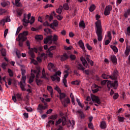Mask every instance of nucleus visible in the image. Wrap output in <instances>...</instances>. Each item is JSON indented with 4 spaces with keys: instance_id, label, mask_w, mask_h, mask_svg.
Returning a JSON list of instances; mask_svg holds the SVG:
<instances>
[{
    "instance_id": "obj_8",
    "label": "nucleus",
    "mask_w": 130,
    "mask_h": 130,
    "mask_svg": "<svg viewBox=\"0 0 130 130\" xmlns=\"http://www.w3.org/2000/svg\"><path fill=\"white\" fill-rule=\"evenodd\" d=\"M27 40V37H23L22 34L18 35V38L16 39L17 41L19 42V45L20 47L23 46V42Z\"/></svg>"
},
{
    "instance_id": "obj_25",
    "label": "nucleus",
    "mask_w": 130,
    "mask_h": 130,
    "mask_svg": "<svg viewBox=\"0 0 130 130\" xmlns=\"http://www.w3.org/2000/svg\"><path fill=\"white\" fill-rule=\"evenodd\" d=\"M77 69L80 71H85V68H84V67H83V65H82V64L81 63H78L77 64Z\"/></svg>"
},
{
    "instance_id": "obj_17",
    "label": "nucleus",
    "mask_w": 130,
    "mask_h": 130,
    "mask_svg": "<svg viewBox=\"0 0 130 130\" xmlns=\"http://www.w3.org/2000/svg\"><path fill=\"white\" fill-rule=\"evenodd\" d=\"M80 60H81L82 64L84 66V67H85V68H89L88 62H87V60H86V59H85V58H84L83 57H81L80 58Z\"/></svg>"
},
{
    "instance_id": "obj_19",
    "label": "nucleus",
    "mask_w": 130,
    "mask_h": 130,
    "mask_svg": "<svg viewBox=\"0 0 130 130\" xmlns=\"http://www.w3.org/2000/svg\"><path fill=\"white\" fill-rule=\"evenodd\" d=\"M118 75V72L117 70L114 71L112 75L111 76V79H112V80H116V79H117Z\"/></svg>"
},
{
    "instance_id": "obj_34",
    "label": "nucleus",
    "mask_w": 130,
    "mask_h": 130,
    "mask_svg": "<svg viewBox=\"0 0 130 130\" xmlns=\"http://www.w3.org/2000/svg\"><path fill=\"white\" fill-rule=\"evenodd\" d=\"M56 12L57 14H61V12H62V6H60L58 9H57Z\"/></svg>"
},
{
    "instance_id": "obj_44",
    "label": "nucleus",
    "mask_w": 130,
    "mask_h": 130,
    "mask_svg": "<svg viewBox=\"0 0 130 130\" xmlns=\"http://www.w3.org/2000/svg\"><path fill=\"white\" fill-rule=\"evenodd\" d=\"M40 58L44 59H46L47 58V56H46V54H45V53H43L41 54Z\"/></svg>"
},
{
    "instance_id": "obj_36",
    "label": "nucleus",
    "mask_w": 130,
    "mask_h": 130,
    "mask_svg": "<svg viewBox=\"0 0 130 130\" xmlns=\"http://www.w3.org/2000/svg\"><path fill=\"white\" fill-rule=\"evenodd\" d=\"M1 52L2 53V55L3 56H6V55H7V51H6V49H1Z\"/></svg>"
},
{
    "instance_id": "obj_54",
    "label": "nucleus",
    "mask_w": 130,
    "mask_h": 130,
    "mask_svg": "<svg viewBox=\"0 0 130 130\" xmlns=\"http://www.w3.org/2000/svg\"><path fill=\"white\" fill-rule=\"evenodd\" d=\"M56 48V47L55 46H51L49 49L48 51H51V50H53Z\"/></svg>"
},
{
    "instance_id": "obj_49",
    "label": "nucleus",
    "mask_w": 130,
    "mask_h": 130,
    "mask_svg": "<svg viewBox=\"0 0 130 130\" xmlns=\"http://www.w3.org/2000/svg\"><path fill=\"white\" fill-rule=\"evenodd\" d=\"M54 90L57 91L59 94L61 93V90L60 89V88H59V87H58V86H56V87H55Z\"/></svg>"
},
{
    "instance_id": "obj_45",
    "label": "nucleus",
    "mask_w": 130,
    "mask_h": 130,
    "mask_svg": "<svg viewBox=\"0 0 130 130\" xmlns=\"http://www.w3.org/2000/svg\"><path fill=\"white\" fill-rule=\"evenodd\" d=\"M76 101L78 104V105L81 107V108H84V105H82V103L80 102V100L79 99H76Z\"/></svg>"
},
{
    "instance_id": "obj_43",
    "label": "nucleus",
    "mask_w": 130,
    "mask_h": 130,
    "mask_svg": "<svg viewBox=\"0 0 130 130\" xmlns=\"http://www.w3.org/2000/svg\"><path fill=\"white\" fill-rule=\"evenodd\" d=\"M130 14V9H128L126 12L124 13L125 18H128L129 15Z\"/></svg>"
},
{
    "instance_id": "obj_9",
    "label": "nucleus",
    "mask_w": 130,
    "mask_h": 130,
    "mask_svg": "<svg viewBox=\"0 0 130 130\" xmlns=\"http://www.w3.org/2000/svg\"><path fill=\"white\" fill-rule=\"evenodd\" d=\"M60 75H61V72L59 71H57L55 74L51 76V79L52 81H53V82H54V81L59 82V81H60V78L57 76H60Z\"/></svg>"
},
{
    "instance_id": "obj_53",
    "label": "nucleus",
    "mask_w": 130,
    "mask_h": 130,
    "mask_svg": "<svg viewBox=\"0 0 130 130\" xmlns=\"http://www.w3.org/2000/svg\"><path fill=\"white\" fill-rule=\"evenodd\" d=\"M62 121H61V118H59L56 122V124L55 125L57 126L58 125V124H60V123H61Z\"/></svg>"
},
{
    "instance_id": "obj_63",
    "label": "nucleus",
    "mask_w": 130,
    "mask_h": 130,
    "mask_svg": "<svg viewBox=\"0 0 130 130\" xmlns=\"http://www.w3.org/2000/svg\"><path fill=\"white\" fill-rule=\"evenodd\" d=\"M86 47L88 50H92V47L88 43L86 44Z\"/></svg>"
},
{
    "instance_id": "obj_3",
    "label": "nucleus",
    "mask_w": 130,
    "mask_h": 130,
    "mask_svg": "<svg viewBox=\"0 0 130 130\" xmlns=\"http://www.w3.org/2000/svg\"><path fill=\"white\" fill-rule=\"evenodd\" d=\"M58 39V36L56 35H54L53 37L52 35L47 36L44 39V43L45 44H52V42H56Z\"/></svg>"
},
{
    "instance_id": "obj_6",
    "label": "nucleus",
    "mask_w": 130,
    "mask_h": 130,
    "mask_svg": "<svg viewBox=\"0 0 130 130\" xmlns=\"http://www.w3.org/2000/svg\"><path fill=\"white\" fill-rule=\"evenodd\" d=\"M102 85H105L108 84V87H109V85L110 87L114 88V89H117V86H118V83L117 81L115 80L113 83H111V82L109 81L108 80H104L101 82Z\"/></svg>"
},
{
    "instance_id": "obj_2",
    "label": "nucleus",
    "mask_w": 130,
    "mask_h": 130,
    "mask_svg": "<svg viewBox=\"0 0 130 130\" xmlns=\"http://www.w3.org/2000/svg\"><path fill=\"white\" fill-rule=\"evenodd\" d=\"M26 70L24 69H21V81L19 82V85L22 91H26V88H25V85H26Z\"/></svg>"
},
{
    "instance_id": "obj_14",
    "label": "nucleus",
    "mask_w": 130,
    "mask_h": 130,
    "mask_svg": "<svg viewBox=\"0 0 130 130\" xmlns=\"http://www.w3.org/2000/svg\"><path fill=\"white\" fill-rule=\"evenodd\" d=\"M55 66H54V64L51 62H50L48 64V69L49 71H50V72H54L55 71Z\"/></svg>"
},
{
    "instance_id": "obj_26",
    "label": "nucleus",
    "mask_w": 130,
    "mask_h": 130,
    "mask_svg": "<svg viewBox=\"0 0 130 130\" xmlns=\"http://www.w3.org/2000/svg\"><path fill=\"white\" fill-rule=\"evenodd\" d=\"M110 47L111 49H112L114 52H115L116 53H117V52H118V49L117 48V47L116 46L111 45L110 46Z\"/></svg>"
},
{
    "instance_id": "obj_60",
    "label": "nucleus",
    "mask_w": 130,
    "mask_h": 130,
    "mask_svg": "<svg viewBox=\"0 0 130 130\" xmlns=\"http://www.w3.org/2000/svg\"><path fill=\"white\" fill-rule=\"evenodd\" d=\"M13 82V79L11 78H9L8 80V85L10 86V85H12V82Z\"/></svg>"
},
{
    "instance_id": "obj_4",
    "label": "nucleus",
    "mask_w": 130,
    "mask_h": 130,
    "mask_svg": "<svg viewBox=\"0 0 130 130\" xmlns=\"http://www.w3.org/2000/svg\"><path fill=\"white\" fill-rule=\"evenodd\" d=\"M59 96L57 95V97H59L61 102L62 103L63 105L64 106V107H67L68 106V104L71 102V101L70 100V99L67 98L65 99L66 97V93H61L60 92ZM62 99H64L62 100Z\"/></svg>"
},
{
    "instance_id": "obj_33",
    "label": "nucleus",
    "mask_w": 130,
    "mask_h": 130,
    "mask_svg": "<svg viewBox=\"0 0 130 130\" xmlns=\"http://www.w3.org/2000/svg\"><path fill=\"white\" fill-rule=\"evenodd\" d=\"M96 9V7L94 4H92L89 8V11L91 12H93Z\"/></svg>"
},
{
    "instance_id": "obj_37",
    "label": "nucleus",
    "mask_w": 130,
    "mask_h": 130,
    "mask_svg": "<svg viewBox=\"0 0 130 130\" xmlns=\"http://www.w3.org/2000/svg\"><path fill=\"white\" fill-rule=\"evenodd\" d=\"M16 97H17V99H18L19 101H22V100H23V98H22L21 94L17 93Z\"/></svg>"
},
{
    "instance_id": "obj_23",
    "label": "nucleus",
    "mask_w": 130,
    "mask_h": 130,
    "mask_svg": "<svg viewBox=\"0 0 130 130\" xmlns=\"http://www.w3.org/2000/svg\"><path fill=\"white\" fill-rule=\"evenodd\" d=\"M47 90L50 92V95L51 97H52V95H53V89L52 88V87L50 86H47Z\"/></svg>"
},
{
    "instance_id": "obj_21",
    "label": "nucleus",
    "mask_w": 130,
    "mask_h": 130,
    "mask_svg": "<svg viewBox=\"0 0 130 130\" xmlns=\"http://www.w3.org/2000/svg\"><path fill=\"white\" fill-rule=\"evenodd\" d=\"M111 60L114 64H116V63H117V58H116L115 55L111 56Z\"/></svg>"
},
{
    "instance_id": "obj_50",
    "label": "nucleus",
    "mask_w": 130,
    "mask_h": 130,
    "mask_svg": "<svg viewBox=\"0 0 130 130\" xmlns=\"http://www.w3.org/2000/svg\"><path fill=\"white\" fill-rule=\"evenodd\" d=\"M74 73L75 75H76V76H77V77H80V76H81L80 74H79V71L77 70H75L74 71Z\"/></svg>"
},
{
    "instance_id": "obj_59",
    "label": "nucleus",
    "mask_w": 130,
    "mask_h": 130,
    "mask_svg": "<svg viewBox=\"0 0 130 130\" xmlns=\"http://www.w3.org/2000/svg\"><path fill=\"white\" fill-rule=\"evenodd\" d=\"M7 12V10L5 9H0V15H3V14L6 13Z\"/></svg>"
},
{
    "instance_id": "obj_11",
    "label": "nucleus",
    "mask_w": 130,
    "mask_h": 130,
    "mask_svg": "<svg viewBox=\"0 0 130 130\" xmlns=\"http://www.w3.org/2000/svg\"><path fill=\"white\" fill-rule=\"evenodd\" d=\"M111 11H112V6L111 5L107 6L104 12L105 16H109V15H110V12H111Z\"/></svg>"
},
{
    "instance_id": "obj_20",
    "label": "nucleus",
    "mask_w": 130,
    "mask_h": 130,
    "mask_svg": "<svg viewBox=\"0 0 130 130\" xmlns=\"http://www.w3.org/2000/svg\"><path fill=\"white\" fill-rule=\"evenodd\" d=\"M69 57H70V56H69V55H68V54L64 53L63 55H61L60 57L61 61H64V60H67V59H68Z\"/></svg>"
},
{
    "instance_id": "obj_29",
    "label": "nucleus",
    "mask_w": 130,
    "mask_h": 130,
    "mask_svg": "<svg viewBox=\"0 0 130 130\" xmlns=\"http://www.w3.org/2000/svg\"><path fill=\"white\" fill-rule=\"evenodd\" d=\"M8 73L9 75V77H14V72H13L11 69H8Z\"/></svg>"
},
{
    "instance_id": "obj_1",
    "label": "nucleus",
    "mask_w": 130,
    "mask_h": 130,
    "mask_svg": "<svg viewBox=\"0 0 130 130\" xmlns=\"http://www.w3.org/2000/svg\"><path fill=\"white\" fill-rule=\"evenodd\" d=\"M96 20H98L95 23L94 27L95 28V33L98 37V41H102L103 39V36L102 34L103 33V29H102V26L101 25V21L99 20L100 19V15H96L95 16Z\"/></svg>"
},
{
    "instance_id": "obj_16",
    "label": "nucleus",
    "mask_w": 130,
    "mask_h": 130,
    "mask_svg": "<svg viewBox=\"0 0 130 130\" xmlns=\"http://www.w3.org/2000/svg\"><path fill=\"white\" fill-rule=\"evenodd\" d=\"M31 76L29 78V79L28 80V82L29 84H31V83H33L34 82V78H35V74H34V70H31Z\"/></svg>"
},
{
    "instance_id": "obj_38",
    "label": "nucleus",
    "mask_w": 130,
    "mask_h": 130,
    "mask_svg": "<svg viewBox=\"0 0 130 130\" xmlns=\"http://www.w3.org/2000/svg\"><path fill=\"white\" fill-rule=\"evenodd\" d=\"M101 128H106V123L105 121H102L101 123Z\"/></svg>"
},
{
    "instance_id": "obj_56",
    "label": "nucleus",
    "mask_w": 130,
    "mask_h": 130,
    "mask_svg": "<svg viewBox=\"0 0 130 130\" xmlns=\"http://www.w3.org/2000/svg\"><path fill=\"white\" fill-rule=\"evenodd\" d=\"M118 96H119L118 93H114V96H113V99L114 100H116V99H117V98H118Z\"/></svg>"
},
{
    "instance_id": "obj_48",
    "label": "nucleus",
    "mask_w": 130,
    "mask_h": 130,
    "mask_svg": "<svg viewBox=\"0 0 130 130\" xmlns=\"http://www.w3.org/2000/svg\"><path fill=\"white\" fill-rule=\"evenodd\" d=\"M35 22V18L33 16L31 17V19L30 21H29V23H30V25H32L33 23Z\"/></svg>"
},
{
    "instance_id": "obj_58",
    "label": "nucleus",
    "mask_w": 130,
    "mask_h": 130,
    "mask_svg": "<svg viewBox=\"0 0 130 130\" xmlns=\"http://www.w3.org/2000/svg\"><path fill=\"white\" fill-rule=\"evenodd\" d=\"M7 22V21H6V19H3L1 21V24L3 25V26H5V23Z\"/></svg>"
},
{
    "instance_id": "obj_13",
    "label": "nucleus",
    "mask_w": 130,
    "mask_h": 130,
    "mask_svg": "<svg viewBox=\"0 0 130 130\" xmlns=\"http://www.w3.org/2000/svg\"><path fill=\"white\" fill-rule=\"evenodd\" d=\"M91 100L94 102H95V103H97V104L100 105L101 104V102H100V99H99V97L94 95H91Z\"/></svg>"
},
{
    "instance_id": "obj_5",
    "label": "nucleus",
    "mask_w": 130,
    "mask_h": 130,
    "mask_svg": "<svg viewBox=\"0 0 130 130\" xmlns=\"http://www.w3.org/2000/svg\"><path fill=\"white\" fill-rule=\"evenodd\" d=\"M53 16L54 17H56L57 18L58 20L59 21H61L62 20L63 17L60 15H57L56 13H55V11H53L51 14L49 15H46L45 17V20H48L49 22H51L53 20Z\"/></svg>"
},
{
    "instance_id": "obj_46",
    "label": "nucleus",
    "mask_w": 130,
    "mask_h": 130,
    "mask_svg": "<svg viewBox=\"0 0 130 130\" xmlns=\"http://www.w3.org/2000/svg\"><path fill=\"white\" fill-rule=\"evenodd\" d=\"M8 66V63L6 62H4L2 64V68L3 70H6L7 69V66Z\"/></svg>"
},
{
    "instance_id": "obj_62",
    "label": "nucleus",
    "mask_w": 130,
    "mask_h": 130,
    "mask_svg": "<svg viewBox=\"0 0 130 130\" xmlns=\"http://www.w3.org/2000/svg\"><path fill=\"white\" fill-rule=\"evenodd\" d=\"M31 62L32 63H34V64H35L36 66H37V64H38V61H37L35 59H32L31 60Z\"/></svg>"
},
{
    "instance_id": "obj_61",
    "label": "nucleus",
    "mask_w": 130,
    "mask_h": 130,
    "mask_svg": "<svg viewBox=\"0 0 130 130\" xmlns=\"http://www.w3.org/2000/svg\"><path fill=\"white\" fill-rule=\"evenodd\" d=\"M53 24H54V26L55 27H57V25H58V22L57 21V20H54L53 22Z\"/></svg>"
},
{
    "instance_id": "obj_28",
    "label": "nucleus",
    "mask_w": 130,
    "mask_h": 130,
    "mask_svg": "<svg viewBox=\"0 0 130 130\" xmlns=\"http://www.w3.org/2000/svg\"><path fill=\"white\" fill-rule=\"evenodd\" d=\"M42 74V78H43V79H45V80H48V78L46 77V74H45V71L44 70V69L43 70Z\"/></svg>"
},
{
    "instance_id": "obj_51",
    "label": "nucleus",
    "mask_w": 130,
    "mask_h": 130,
    "mask_svg": "<svg viewBox=\"0 0 130 130\" xmlns=\"http://www.w3.org/2000/svg\"><path fill=\"white\" fill-rule=\"evenodd\" d=\"M72 85H80V82H79V80H76L75 81H73L72 82Z\"/></svg>"
},
{
    "instance_id": "obj_35",
    "label": "nucleus",
    "mask_w": 130,
    "mask_h": 130,
    "mask_svg": "<svg viewBox=\"0 0 130 130\" xmlns=\"http://www.w3.org/2000/svg\"><path fill=\"white\" fill-rule=\"evenodd\" d=\"M42 39H43V36L42 35H37L35 37L36 40H42Z\"/></svg>"
},
{
    "instance_id": "obj_22",
    "label": "nucleus",
    "mask_w": 130,
    "mask_h": 130,
    "mask_svg": "<svg viewBox=\"0 0 130 130\" xmlns=\"http://www.w3.org/2000/svg\"><path fill=\"white\" fill-rule=\"evenodd\" d=\"M129 52H130V46H126V50L124 52V54L126 55V56H127L129 54Z\"/></svg>"
},
{
    "instance_id": "obj_47",
    "label": "nucleus",
    "mask_w": 130,
    "mask_h": 130,
    "mask_svg": "<svg viewBox=\"0 0 130 130\" xmlns=\"http://www.w3.org/2000/svg\"><path fill=\"white\" fill-rule=\"evenodd\" d=\"M16 54L18 58H20V57H21V52L19 50H16Z\"/></svg>"
},
{
    "instance_id": "obj_55",
    "label": "nucleus",
    "mask_w": 130,
    "mask_h": 130,
    "mask_svg": "<svg viewBox=\"0 0 130 130\" xmlns=\"http://www.w3.org/2000/svg\"><path fill=\"white\" fill-rule=\"evenodd\" d=\"M118 119L119 121H120L121 122H122V121H123V120H124V117H120L119 116H118Z\"/></svg>"
},
{
    "instance_id": "obj_52",
    "label": "nucleus",
    "mask_w": 130,
    "mask_h": 130,
    "mask_svg": "<svg viewBox=\"0 0 130 130\" xmlns=\"http://www.w3.org/2000/svg\"><path fill=\"white\" fill-rule=\"evenodd\" d=\"M107 37L109 38V40L111 41L112 37H111V32L110 31L108 32Z\"/></svg>"
},
{
    "instance_id": "obj_27",
    "label": "nucleus",
    "mask_w": 130,
    "mask_h": 130,
    "mask_svg": "<svg viewBox=\"0 0 130 130\" xmlns=\"http://www.w3.org/2000/svg\"><path fill=\"white\" fill-rule=\"evenodd\" d=\"M77 112L79 113L81 118H85V115L81 110H78L77 111Z\"/></svg>"
},
{
    "instance_id": "obj_7",
    "label": "nucleus",
    "mask_w": 130,
    "mask_h": 130,
    "mask_svg": "<svg viewBox=\"0 0 130 130\" xmlns=\"http://www.w3.org/2000/svg\"><path fill=\"white\" fill-rule=\"evenodd\" d=\"M40 71L39 70L34 71V74H35V75H36V82L38 86H41V84H42V81L40 79H39V76H40Z\"/></svg>"
},
{
    "instance_id": "obj_24",
    "label": "nucleus",
    "mask_w": 130,
    "mask_h": 130,
    "mask_svg": "<svg viewBox=\"0 0 130 130\" xmlns=\"http://www.w3.org/2000/svg\"><path fill=\"white\" fill-rule=\"evenodd\" d=\"M23 14V10L22 9H18L17 10V16L18 17H20L22 16V14Z\"/></svg>"
},
{
    "instance_id": "obj_32",
    "label": "nucleus",
    "mask_w": 130,
    "mask_h": 130,
    "mask_svg": "<svg viewBox=\"0 0 130 130\" xmlns=\"http://www.w3.org/2000/svg\"><path fill=\"white\" fill-rule=\"evenodd\" d=\"M103 79H111V76L107 75L105 74H103L102 75Z\"/></svg>"
},
{
    "instance_id": "obj_31",
    "label": "nucleus",
    "mask_w": 130,
    "mask_h": 130,
    "mask_svg": "<svg viewBox=\"0 0 130 130\" xmlns=\"http://www.w3.org/2000/svg\"><path fill=\"white\" fill-rule=\"evenodd\" d=\"M20 0H15V6L16 7H22V3H20Z\"/></svg>"
},
{
    "instance_id": "obj_15",
    "label": "nucleus",
    "mask_w": 130,
    "mask_h": 130,
    "mask_svg": "<svg viewBox=\"0 0 130 130\" xmlns=\"http://www.w3.org/2000/svg\"><path fill=\"white\" fill-rule=\"evenodd\" d=\"M27 14H24L23 19L22 20L23 25L25 26V27H27L28 26V24H29V20H27Z\"/></svg>"
},
{
    "instance_id": "obj_42",
    "label": "nucleus",
    "mask_w": 130,
    "mask_h": 130,
    "mask_svg": "<svg viewBox=\"0 0 130 130\" xmlns=\"http://www.w3.org/2000/svg\"><path fill=\"white\" fill-rule=\"evenodd\" d=\"M35 52L37 53V51H38V50L40 52L42 51L43 49V47L40 46L37 48H34Z\"/></svg>"
},
{
    "instance_id": "obj_41",
    "label": "nucleus",
    "mask_w": 130,
    "mask_h": 130,
    "mask_svg": "<svg viewBox=\"0 0 130 130\" xmlns=\"http://www.w3.org/2000/svg\"><path fill=\"white\" fill-rule=\"evenodd\" d=\"M79 27H82V28H86V25H85V22H84V21H82L79 23Z\"/></svg>"
},
{
    "instance_id": "obj_64",
    "label": "nucleus",
    "mask_w": 130,
    "mask_h": 130,
    "mask_svg": "<svg viewBox=\"0 0 130 130\" xmlns=\"http://www.w3.org/2000/svg\"><path fill=\"white\" fill-rule=\"evenodd\" d=\"M92 93H97L99 91V88H95L91 90Z\"/></svg>"
},
{
    "instance_id": "obj_18",
    "label": "nucleus",
    "mask_w": 130,
    "mask_h": 130,
    "mask_svg": "<svg viewBox=\"0 0 130 130\" xmlns=\"http://www.w3.org/2000/svg\"><path fill=\"white\" fill-rule=\"evenodd\" d=\"M78 44L79 46L82 48V50L84 52H86V49H85V45H84V42H83V41L82 40H80L78 42Z\"/></svg>"
},
{
    "instance_id": "obj_40",
    "label": "nucleus",
    "mask_w": 130,
    "mask_h": 130,
    "mask_svg": "<svg viewBox=\"0 0 130 130\" xmlns=\"http://www.w3.org/2000/svg\"><path fill=\"white\" fill-rule=\"evenodd\" d=\"M44 31H45V33H46L47 34H51V33L52 32V31H51V29H50L48 28H45Z\"/></svg>"
},
{
    "instance_id": "obj_30",
    "label": "nucleus",
    "mask_w": 130,
    "mask_h": 130,
    "mask_svg": "<svg viewBox=\"0 0 130 130\" xmlns=\"http://www.w3.org/2000/svg\"><path fill=\"white\" fill-rule=\"evenodd\" d=\"M61 119L62 125H66V124L67 123V118H66V117L63 116L61 118Z\"/></svg>"
},
{
    "instance_id": "obj_39",
    "label": "nucleus",
    "mask_w": 130,
    "mask_h": 130,
    "mask_svg": "<svg viewBox=\"0 0 130 130\" xmlns=\"http://www.w3.org/2000/svg\"><path fill=\"white\" fill-rule=\"evenodd\" d=\"M49 118L52 120H55L57 118V114L51 115Z\"/></svg>"
},
{
    "instance_id": "obj_57",
    "label": "nucleus",
    "mask_w": 130,
    "mask_h": 130,
    "mask_svg": "<svg viewBox=\"0 0 130 130\" xmlns=\"http://www.w3.org/2000/svg\"><path fill=\"white\" fill-rule=\"evenodd\" d=\"M19 34H22L23 37H26L25 36H27V35H28V32L26 31H24L22 33H20Z\"/></svg>"
},
{
    "instance_id": "obj_10",
    "label": "nucleus",
    "mask_w": 130,
    "mask_h": 130,
    "mask_svg": "<svg viewBox=\"0 0 130 130\" xmlns=\"http://www.w3.org/2000/svg\"><path fill=\"white\" fill-rule=\"evenodd\" d=\"M48 107V106L47 105V103H45V106H43V105L40 104L38 105L37 110H39V112H40L41 114H42V113H43V110H45V109H47Z\"/></svg>"
},
{
    "instance_id": "obj_12",
    "label": "nucleus",
    "mask_w": 130,
    "mask_h": 130,
    "mask_svg": "<svg viewBox=\"0 0 130 130\" xmlns=\"http://www.w3.org/2000/svg\"><path fill=\"white\" fill-rule=\"evenodd\" d=\"M69 76V72L68 71H64V78L63 79L62 83L64 86L68 87V85H67V78Z\"/></svg>"
}]
</instances>
